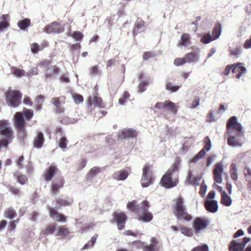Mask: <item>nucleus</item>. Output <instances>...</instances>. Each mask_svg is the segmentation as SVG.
Returning a JSON list of instances; mask_svg holds the SVG:
<instances>
[{"mask_svg":"<svg viewBox=\"0 0 251 251\" xmlns=\"http://www.w3.org/2000/svg\"><path fill=\"white\" fill-rule=\"evenodd\" d=\"M178 170L176 164L173 165L162 176L160 184L166 188H171L176 186L178 183V178H172L174 174H178Z\"/></svg>","mask_w":251,"mask_h":251,"instance_id":"nucleus-1","label":"nucleus"},{"mask_svg":"<svg viewBox=\"0 0 251 251\" xmlns=\"http://www.w3.org/2000/svg\"><path fill=\"white\" fill-rule=\"evenodd\" d=\"M175 201L174 214L177 220L186 222L190 221L192 220V217L186 211V209L184 205L183 198L179 197Z\"/></svg>","mask_w":251,"mask_h":251,"instance_id":"nucleus-2","label":"nucleus"},{"mask_svg":"<svg viewBox=\"0 0 251 251\" xmlns=\"http://www.w3.org/2000/svg\"><path fill=\"white\" fill-rule=\"evenodd\" d=\"M0 134L3 140L0 141V150L2 148H6L9 144V140L13 138V131L8 126L7 121L5 120L0 121Z\"/></svg>","mask_w":251,"mask_h":251,"instance_id":"nucleus-3","label":"nucleus"},{"mask_svg":"<svg viewBox=\"0 0 251 251\" xmlns=\"http://www.w3.org/2000/svg\"><path fill=\"white\" fill-rule=\"evenodd\" d=\"M5 96L6 103L9 106L15 108L20 105L22 93L19 91L9 89L5 92Z\"/></svg>","mask_w":251,"mask_h":251,"instance_id":"nucleus-4","label":"nucleus"},{"mask_svg":"<svg viewBox=\"0 0 251 251\" xmlns=\"http://www.w3.org/2000/svg\"><path fill=\"white\" fill-rule=\"evenodd\" d=\"M154 176L152 172V167L146 164L143 168V174L141 179V183L143 187H147L153 183Z\"/></svg>","mask_w":251,"mask_h":251,"instance_id":"nucleus-5","label":"nucleus"},{"mask_svg":"<svg viewBox=\"0 0 251 251\" xmlns=\"http://www.w3.org/2000/svg\"><path fill=\"white\" fill-rule=\"evenodd\" d=\"M227 143L231 147H241L244 144V132L234 131L232 133H227Z\"/></svg>","mask_w":251,"mask_h":251,"instance_id":"nucleus-6","label":"nucleus"},{"mask_svg":"<svg viewBox=\"0 0 251 251\" xmlns=\"http://www.w3.org/2000/svg\"><path fill=\"white\" fill-rule=\"evenodd\" d=\"M199 55L196 52H191L186 53L183 58H177L174 63L176 66L182 65L185 63H194L199 61Z\"/></svg>","mask_w":251,"mask_h":251,"instance_id":"nucleus-7","label":"nucleus"},{"mask_svg":"<svg viewBox=\"0 0 251 251\" xmlns=\"http://www.w3.org/2000/svg\"><path fill=\"white\" fill-rule=\"evenodd\" d=\"M136 203V201H135L129 202L127 204V207L137 214L138 216L149 211V204L148 201H144L141 203L137 205Z\"/></svg>","mask_w":251,"mask_h":251,"instance_id":"nucleus-8","label":"nucleus"},{"mask_svg":"<svg viewBox=\"0 0 251 251\" xmlns=\"http://www.w3.org/2000/svg\"><path fill=\"white\" fill-rule=\"evenodd\" d=\"M226 127L227 128V133H232L236 131H243V127L241 124L238 122L236 116H232L228 120Z\"/></svg>","mask_w":251,"mask_h":251,"instance_id":"nucleus-9","label":"nucleus"},{"mask_svg":"<svg viewBox=\"0 0 251 251\" xmlns=\"http://www.w3.org/2000/svg\"><path fill=\"white\" fill-rule=\"evenodd\" d=\"M64 29V27L57 22H53L43 28L44 31L47 33H59L63 32Z\"/></svg>","mask_w":251,"mask_h":251,"instance_id":"nucleus-10","label":"nucleus"},{"mask_svg":"<svg viewBox=\"0 0 251 251\" xmlns=\"http://www.w3.org/2000/svg\"><path fill=\"white\" fill-rule=\"evenodd\" d=\"M208 225V222L207 220L198 217L195 219L193 224L194 231L196 233H199L201 230L205 229Z\"/></svg>","mask_w":251,"mask_h":251,"instance_id":"nucleus-11","label":"nucleus"},{"mask_svg":"<svg viewBox=\"0 0 251 251\" xmlns=\"http://www.w3.org/2000/svg\"><path fill=\"white\" fill-rule=\"evenodd\" d=\"M113 222L117 223L119 229H123L126 221V215L123 212H115L113 214Z\"/></svg>","mask_w":251,"mask_h":251,"instance_id":"nucleus-12","label":"nucleus"},{"mask_svg":"<svg viewBox=\"0 0 251 251\" xmlns=\"http://www.w3.org/2000/svg\"><path fill=\"white\" fill-rule=\"evenodd\" d=\"M224 171L223 165L222 163H218L215 165L213 170L214 179L216 182L221 184L223 182L222 173Z\"/></svg>","mask_w":251,"mask_h":251,"instance_id":"nucleus-13","label":"nucleus"},{"mask_svg":"<svg viewBox=\"0 0 251 251\" xmlns=\"http://www.w3.org/2000/svg\"><path fill=\"white\" fill-rule=\"evenodd\" d=\"M158 241L157 239L154 237L151 239V243L149 245L142 243L143 251H157L159 247L158 246Z\"/></svg>","mask_w":251,"mask_h":251,"instance_id":"nucleus-14","label":"nucleus"},{"mask_svg":"<svg viewBox=\"0 0 251 251\" xmlns=\"http://www.w3.org/2000/svg\"><path fill=\"white\" fill-rule=\"evenodd\" d=\"M45 141L44 134L42 132H38L36 136L34 138L33 144V147L37 149H41Z\"/></svg>","mask_w":251,"mask_h":251,"instance_id":"nucleus-15","label":"nucleus"},{"mask_svg":"<svg viewBox=\"0 0 251 251\" xmlns=\"http://www.w3.org/2000/svg\"><path fill=\"white\" fill-rule=\"evenodd\" d=\"M137 135V132L132 129H124L118 134L119 139L134 138Z\"/></svg>","mask_w":251,"mask_h":251,"instance_id":"nucleus-16","label":"nucleus"},{"mask_svg":"<svg viewBox=\"0 0 251 251\" xmlns=\"http://www.w3.org/2000/svg\"><path fill=\"white\" fill-rule=\"evenodd\" d=\"M233 65V67L231 69L232 73L235 74L238 72V75H236L237 78H239L242 75L246 74L247 69L243 66V63H237Z\"/></svg>","mask_w":251,"mask_h":251,"instance_id":"nucleus-17","label":"nucleus"},{"mask_svg":"<svg viewBox=\"0 0 251 251\" xmlns=\"http://www.w3.org/2000/svg\"><path fill=\"white\" fill-rule=\"evenodd\" d=\"M205 207L209 212L215 213L218 209V202L215 200H206L205 202Z\"/></svg>","mask_w":251,"mask_h":251,"instance_id":"nucleus-18","label":"nucleus"},{"mask_svg":"<svg viewBox=\"0 0 251 251\" xmlns=\"http://www.w3.org/2000/svg\"><path fill=\"white\" fill-rule=\"evenodd\" d=\"M246 244L242 241L241 243H238L233 240L229 247L230 251H244Z\"/></svg>","mask_w":251,"mask_h":251,"instance_id":"nucleus-19","label":"nucleus"},{"mask_svg":"<svg viewBox=\"0 0 251 251\" xmlns=\"http://www.w3.org/2000/svg\"><path fill=\"white\" fill-rule=\"evenodd\" d=\"M14 118L16 128L25 127V122L24 119V115L23 113L21 112L16 113Z\"/></svg>","mask_w":251,"mask_h":251,"instance_id":"nucleus-20","label":"nucleus"},{"mask_svg":"<svg viewBox=\"0 0 251 251\" xmlns=\"http://www.w3.org/2000/svg\"><path fill=\"white\" fill-rule=\"evenodd\" d=\"M128 176V171L123 170L115 172L113 175V178L118 181H123L125 180L127 177Z\"/></svg>","mask_w":251,"mask_h":251,"instance_id":"nucleus-21","label":"nucleus"},{"mask_svg":"<svg viewBox=\"0 0 251 251\" xmlns=\"http://www.w3.org/2000/svg\"><path fill=\"white\" fill-rule=\"evenodd\" d=\"M57 170L55 166H50L44 174L45 179L48 181H50Z\"/></svg>","mask_w":251,"mask_h":251,"instance_id":"nucleus-22","label":"nucleus"},{"mask_svg":"<svg viewBox=\"0 0 251 251\" xmlns=\"http://www.w3.org/2000/svg\"><path fill=\"white\" fill-rule=\"evenodd\" d=\"M59 72V69L56 66L54 65L51 67H49L47 69V72L45 74V77L46 79L50 78L55 75L58 74Z\"/></svg>","mask_w":251,"mask_h":251,"instance_id":"nucleus-23","label":"nucleus"},{"mask_svg":"<svg viewBox=\"0 0 251 251\" xmlns=\"http://www.w3.org/2000/svg\"><path fill=\"white\" fill-rule=\"evenodd\" d=\"M222 25L219 23H217L212 32V35H211L213 37V39L216 40L218 39L221 35L222 32Z\"/></svg>","mask_w":251,"mask_h":251,"instance_id":"nucleus-24","label":"nucleus"},{"mask_svg":"<svg viewBox=\"0 0 251 251\" xmlns=\"http://www.w3.org/2000/svg\"><path fill=\"white\" fill-rule=\"evenodd\" d=\"M144 22L142 20H137L135 24V27L133 30L134 35L140 33L144 29Z\"/></svg>","mask_w":251,"mask_h":251,"instance_id":"nucleus-25","label":"nucleus"},{"mask_svg":"<svg viewBox=\"0 0 251 251\" xmlns=\"http://www.w3.org/2000/svg\"><path fill=\"white\" fill-rule=\"evenodd\" d=\"M89 104L94 107H100L102 103V99L100 97H94L89 98Z\"/></svg>","mask_w":251,"mask_h":251,"instance_id":"nucleus-26","label":"nucleus"},{"mask_svg":"<svg viewBox=\"0 0 251 251\" xmlns=\"http://www.w3.org/2000/svg\"><path fill=\"white\" fill-rule=\"evenodd\" d=\"M230 175L231 179L234 181L238 179V169L235 163H232L230 165Z\"/></svg>","mask_w":251,"mask_h":251,"instance_id":"nucleus-27","label":"nucleus"},{"mask_svg":"<svg viewBox=\"0 0 251 251\" xmlns=\"http://www.w3.org/2000/svg\"><path fill=\"white\" fill-rule=\"evenodd\" d=\"M50 217H51L52 218H54V219L58 221H63L66 218L65 216L59 214L53 208H50Z\"/></svg>","mask_w":251,"mask_h":251,"instance_id":"nucleus-28","label":"nucleus"},{"mask_svg":"<svg viewBox=\"0 0 251 251\" xmlns=\"http://www.w3.org/2000/svg\"><path fill=\"white\" fill-rule=\"evenodd\" d=\"M179 45L187 47L190 44V36L188 34H183L181 35L179 41Z\"/></svg>","mask_w":251,"mask_h":251,"instance_id":"nucleus-29","label":"nucleus"},{"mask_svg":"<svg viewBox=\"0 0 251 251\" xmlns=\"http://www.w3.org/2000/svg\"><path fill=\"white\" fill-rule=\"evenodd\" d=\"M64 180L61 179L59 183H52L51 186V193L53 195H56L58 193V189L63 187Z\"/></svg>","mask_w":251,"mask_h":251,"instance_id":"nucleus-30","label":"nucleus"},{"mask_svg":"<svg viewBox=\"0 0 251 251\" xmlns=\"http://www.w3.org/2000/svg\"><path fill=\"white\" fill-rule=\"evenodd\" d=\"M165 110H170L173 114H176L177 111V107L176 104L170 101H166Z\"/></svg>","mask_w":251,"mask_h":251,"instance_id":"nucleus-31","label":"nucleus"},{"mask_svg":"<svg viewBox=\"0 0 251 251\" xmlns=\"http://www.w3.org/2000/svg\"><path fill=\"white\" fill-rule=\"evenodd\" d=\"M221 202L223 204L226 206H230L232 203L231 198L226 192H222Z\"/></svg>","mask_w":251,"mask_h":251,"instance_id":"nucleus-32","label":"nucleus"},{"mask_svg":"<svg viewBox=\"0 0 251 251\" xmlns=\"http://www.w3.org/2000/svg\"><path fill=\"white\" fill-rule=\"evenodd\" d=\"M139 220L144 222H149L152 220L153 216L151 212L149 211L139 215Z\"/></svg>","mask_w":251,"mask_h":251,"instance_id":"nucleus-33","label":"nucleus"},{"mask_svg":"<svg viewBox=\"0 0 251 251\" xmlns=\"http://www.w3.org/2000/svg\"><path fill=\"white\" fill-rule=\"evenodd\" d=\"M101 172V169L98 167H93L88 174V178L92 179Z\"/></svg>","mask_w":251,"mask_h":251,"instance_id":"nucleus-34","label":"nucleus"},{"mask_svg":"<svg viewBox=\"0 0 251 251\" xmlns=\"http://www.w3.org/2000/svg\"><path fill=\"white\" fill-rule=\"evenodd\" d=\"M14 176L16 177L17 181L22 185H24L27 181V179L25 175H21L18 172L14 173Z\"/></svg>","mask_w":251,"mask_h":251,"instance_id":"nucleus-35","label":"nucleus"},{"mask_svg":"<svg viewBox=\"0 0 251 251\" xmlns=\"http://www.w3.org/2000/svg\"><path fill=\"white\" fill-rule=\"evenodd\" d=\"M16 216V212L13 208L10 207L7 208L4 212V217L9 219H12Z\"/></svg>","mask_w":251,"mask_h":251,"instance_id":"nucleus-36","label":"nucleus"},{"mask_svg":"<svg viewBox=\"0 0 251 251\" xmlns=\"http://www.w3.org/2000/svg\"><path fill=\"white\" fill-rule=\"evenodd\" d=\"M30 24V20L28 18H25L23 20L20 21L18 23V26L21 29H24L28 27Z\"/></svg>","mask_w":251,"mask_h":251,"instance_id":"nucleus-37","label":"nucleus"},{"mask_svg":"<svg viewBox=\"0 0 251 251\" xmlns=\"http://www.w3.org/2000/svg\"><path fill=\"white\" fill-rule=\"evenodd\" d=\"M204 148L201 151H204V154H205L206 152L210 150L212 146L211 142L208 136H206L204 138Z\"/></svg>","mask_w":251,"mask_h":251,"instance_id":"nucleus-38","label":"nucleus"},{"mask_svg":"<svg viewBox=\"0 0 251 251\" xmlns=\"http://www.w3.org/2000/svg\"><path fill=\"white\" fill-rule=\"evenodd\" d=\"M204 154V151H200L193 158L189 160V162L191 163H195L198 161L200 159L202 158Z\"/></svg>","mask_w":251,"mask_h":251,"instance_id":"nucleus-39","label":"nucleus"},{"mask_svg":"<svg viewBox=\"0 0 251 251\" xmlns=\"http://www.w3.org/2000/svg\"><path fill=\"white\" fill-rule=\"evenodd\" d=\"M48 44L46 43L44 46H39L37 43H33L31 45V50L33 53H37L39 50H41L43 49V48L46 46H47Z\"/></svg>","mask_w":251,"mask_h":251,"instance_id":"nucleus-40","label":"nucleus"},{"mask_svg":"<svg viewBox=\"0 0 251 251\" xmlns=\"http://www.w3.org/2000/svg\"><path fill=\"white\" fill-rule=\"evenodd\" d=\"M11 71L16 76H21L25 75V72L24 70L18 69L15 67L11 68Z\"/></svg>","mask_w":251,"mask_h":251,"instance_id":"nucleus-41","label":"nucleus"},{"mask_svg":"<svg viewBox=\"0 0 251 251\" xmlns=\"http://www.w3.org/2000/svg\"><path fill=\"white\" fill-rule=\"evenodd\" d=\"M180 232L187 236H191L193 235V231L191 228L186 227H180L179 229Z\"/></svg>","mask_w":251,"mask_h":251,"instance_id":"nucleus-42","label":"nucleus"},{"mask_svg":"<svg viewBox=\"0 0 251 251\" xmlns=\"http://www.w3.org/2000/svg\"><path fill=\"white\" fill-rule=\"evenodd\" d=\"M213 40H214L213 39V37H211L210 33H208L202 36V37L201 38V41L204 44H208Z\"/></svg>","mask_w":251,"mask_h":251,"instance_id":"nucleus-43","label":"nucleus"},{"mask_svg":"<svg viewBox=\"0 0 251 251\" xmlns=\"http://www.w3.org/2000/svg\"><path fill=\"white\" fill-rule=\"evenodd\" d=\"M129 96L130 95L127 92H124L122 97L119 100V103L122 105H125L126 103V100L129 98Z\"/></svg>","mask_w":251,"mask_h":251,"instance_id":"nucleus-44","label":"nucleus"},{"mask_svg":"<svg viewBox=\"0 0 251 251\" xmlns=\"http://www.w3.org/2000/svg\"><path fill=\"white\" fill-rule=\"evenodd\" d=\"M55 229L56 228L54 225H50L41 233L44 235L51 234L53 233Z\"/></svg>","mask_w":251,"mask_h":251,"instance_id":"nucleus-45","label":"nucleus"},{"mask_svg":"<svg viewBox=\"0 0 251 251\" xmlns=\"http://www.w3.org/2000/svg\"><path fill=\"white\" fill-rule=\"evenodd\" d=\"M244 174L246 180L248 182H250L251 181V169L248 167H246L244 170Z\"/></svg>","mask_w":251,"mask_h":251,"instance_id":"nucleus-46","label":"nucleus"},{"mask_svg":"<svg viewBox=\"0 0 251 251\" xmlns=\"http://www.w3.org/2000/svg\"><path fill=\"white\" fill-rule=\"evenodd\" d=\"M97 239V236H93L91 240L88 241L83 247L84 249H87L89 248L92 247L95 243Z\"/></svg>","mask_w":251,"mask_h":251,"instance_id":"nucleus-47","label":"nucleus"},{"mask_svg":"<svg viewBox=\"0 0 251 251\" xmlns=\"http://www.w3.org/2000/svg\"><path fill=\"white\" fill-rule=\"evenodd\" d=\"M206 121L207 122L209 123L213 122L216 121V119L215 118V112L214 110H211L209 111Z\"/></svg>","mask_w":251,"mask_h":251,"instance_id":"nucleus-48","label":"nucleus"},{"mask_svg":"<svg viewBox=\"0 0 251 251\" xmlns=\"http://www.w3.org/2000/svg\"><path fill=\"white\" fill-rule=\"evenodd\" d=\"M67 144L68 140L65 137H62L59 140V145L62 150L66 149Z\"/></svg>","mask_w":251,"mask_h":251,"instance_id":"nucleus-49","label":"nucleus"},{"mask_svg":"<svg viewBox=\"0 0 251 251\" xmlns=\"http://www.w3.org/2000/svg\"><path fill=\"white\" fill-rule=\"evenodd\" d=\"M72 201L70 200L69 201L67 200H63L62 199H58L56 200V203L60 206H67L70 205L72 202Z\"/></svg>","mask_w":251,"mask_h":251,"instance_id":"nucleus-50","label":"nucleus"},{"mask_svg":"<svg viewBox=\"0 0 251 251\" xmlns=\"http://www.w3.org/2000/svg\"><path fill=\"white\" fill-rule=\"evenodd\" d=\"M192 170L188 171V172L187 173V176L186 178L185 183H186L188 184H191V185L193 184V183H194V181H193V178L192 177Z\"/></svg>","mask_w":251,"mask_h":251,"instance_id":"nucleus-51","label":"nucleus"},{"mask_svg":"<svg viewBox=\"0 0 251 251\" xmlns=\"http://www.w3.org/2000/svg\"><path fill=\"white\" fill-rule=\"evenodd\" d=\"M23 115L25 116V119H29L33 116V111L31 109H25L24 111Z\"/></svg>","mask_w":251,"mask_h":251,"instance_id":"nucleus-52","label":"nucleus"},{"mask_svg":"<svg viewBox=\"0 0 251 251\" xmlns=\"http://www.w3.org/2000/svg\"><path fill=\"white\" fill-rule=\"evenodd\" d=\"M17 129L18 131L19 136L22 140L26 136L25 127L17 128Z\"/></svg>","mask_w":251,"mask_h":251,"instance_id":"nucleus-53","label":"nucleus"},{"mask_svg":"<svg viewBox=\"0 0 251 251\" xmlns=\"http://www.w3.org/2000/svg\"><path fill=\"white\" fill-rule=\"evenodd\" d=\"M191 251H208V247L207 245H203L194 248Z\"/></svg>","mask_w":251,"mask_h":251,"instance_id":"nucleus-54","label":"nucleus"},{"mask_svg":"<svg viewBox=\"0 0 251 251\" xmlns=\"http://www.w3.org/2000/svg\"><path fill=\"white\" fill-rule=\"evenodd\" d=\"M200 99L198 97H196L194 98V100L192 102V104L190 107L191 109H194L197 106H199L200 104Z\"/></svg>","mask_w":251,"mask_h":251,"instance_id":"nucleus-55","label":"nucleus"},{"mask_svg":"<svg viewBox=\"0 0 251 251\" xmlns=\"http://www.w3.org/2000/svg\"><path fill=\"white\" fill-rule=\"evenodd\" d=\"M73 97L74 100L76 103L82 102L83 100V97L81 95L75 94L73 96Z\"/></svg>","mask_w":251,"mask_h":251,"instance_id":"nucleus-56","label":"nucleus"},{"mask_svg":"<svg viewBox=\"0 0 251 251\" xmlns=\"http://www.w3.org/2000/svg\"><path fill=\"white\" fill-rule=\"evenodd\" d=\"M148 82L146 81H144L140 82L138 86L139 92H143L145 90V87L148 85Z\"/></svg>","mask_w":251,"mask_h":251,"instance_id":"nucleus-57","label":"nucleus"},{"mask_svg":"<svg viewBox=\"0 0 251 251\" xmlns=\"http://www.w3.org/2000/svg\"><path fill=\"white\" fill-rule=\"evenodd\" d=\"M72 37L77 41H80L83 37V35L80 32L75 31L72 34Z\"/></svg>","mask_w":251,"mask_h":251,"instance_id":"nucleus-58","label":"nucleus"},{"mask_svg":"<svg viewBox=\"0 0 251 251\" xmlns=\"http://www.w3.org/2000/svg\"><path fill=\"white\" fill-rule=\"evenodd\" d=\"M91 74L96 75L100 74V71L99 70V68L97 65L92 67L90 69Z\"/></svg>","mask_w":251,"mask_h":251,"instance_id":"nucleus-59","label":"nucleus"},{"mask_svg":"<svg viewBox=\"0 0 251 251\" xmlns=\"http://www.w3.org/2000/svg\"><path fill=\"white\" fill-rule=\"evenodd\" d=\"M9 24L7 21L0 22V31H3L4 29L8 28Z\"/></svg>","mask_w":251,"mask_h":251,"instance_id":"nucleus-60","label":"nucleus"},{"mask_svg":"<svg viewBox=\"0 0 251 251\" xmlns=\"http://www.w3.org/2000/svg\"><path fill=\"white\" fill-rule=\"evenodd\" d=\"M68 233V230L66 228L64 227H60L58 229L57 234L60 236H64L67 235Z\"/></svg>","mask_w":251,"mask_h":251,"instance_id":"nucleus-61","label":"nucleus"},{"mask_svg":"<svg viewBox=\"0 0 251 251\" xmlns=\"http://www.w3.org/2000/svg\"><path fill=\"white\" fill-rule=\"evenodd\" d=\"M62 122L65 124H74L76 122V120L74 118L65 117L63 119Z\"/></svg>","mask_w":251,"mask_h":251,"instance_id":"nucleus-62","label":"nucleus"},{"mask_svg":"<svg viewBox=\"0 0 251 251\" xmlns=\"http://www.w3.org/2000/svg\"><path fill=\"white\" fill-rule=\"evenodd\" d=\"M7 188L9 191L14 195L19 194L20 193L19 190L16 188L13 187L10 185L8 186Z\"/></svg>","mask_w":251,"mask_h":251,"instance_id":"nucleus-63","label":"nucleus"},{"mask_svg":"<svg viewBox=\"0 0 251 251\" xmlns=\"http://www.w3.org/2000/svg\"><path fill=\"white\" fill-rule=\"evenodd\" d=\"M166 105V101L165 102H158L154 105V108L157 109H160L161 108L165 109Z\"/></svg>","mask_w":251,"mask_h":251,"instance_id":"nucleus-64","label":"nucleus"}]
</instances>
